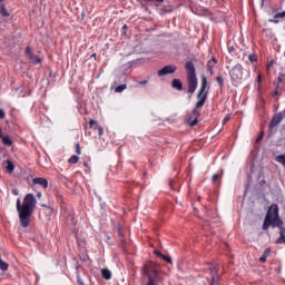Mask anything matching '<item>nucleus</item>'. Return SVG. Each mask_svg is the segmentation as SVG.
Listing matches in <instances>:
<instances>
[{
    "label": "nucleus",
    "instance_id": "1",
    "mask_svg": "<svg viewBox=\"0 0 285 285\" xmlns=\"http://www.w3.org/2000/svg\"><path fill=\"white\" fill-rule=\"evenodd\" d=\"M19 223L22 228H28L30 226V217H32V213H35V208H37V198L35 194H27L21 203V198L17 199L16 204Z\"/></svg>",
    "mask_w": 285,
    "mask_h": 285
},
{
    "label": "nucleus",
    "instance_id": "2",
    "mask_svg": "<svg viewBox=\"0 0 285 285\" xmlns=\"http://www.w3.org/2000/svg\"><path fill=\"white\" fill-rule=\"evenodd\" d=\"M141 275L147 279L142 285H161L164 284V275H161V266L155 262H147L141 267Z\"/></svg>",
    "mask_w": 285,
    "mask_h": 285
},
{
    "label": "nucleus",
    "instance_id": "3",
    "mask_svg": "<svg viewBox=\"0 0 285 285\" xmlns=\"http://www.w3.org/2000/svg\"><path fill=\"white\" fill-rule=\"evenodd\" d=\"M282 228L284 226V222L279 218V206L277 204H273L268 207L264 223L263 230H268V228Z\"/></svg>",
    "mask_w": 285,
    "mask_h": 285
},
{
    "label": "nucleus",
    "instance_id": "4",
    "mask_svg": "<svg viewBox=\"0 0 285 285\" xmlns=\"http://www.w3.org/2000/svg\"><path fill=\"white\" fill-rule=\"evenodd\" d=\"M185 70L187 71L188 94L193 95L197 90V72L195 70V63L191 60L187 61Z\"/></svg>",
    "mask_w": 285,
    "mask_h": 285
},
{
    "label": "nucleus",
    "instance_id": "5",
    "mask_svg": "<svg viewBox=\"0 0 285 285\" xmlns=\"http://www.w3.org/2000/svg\"><path fill=\"white\" fill-rule=\"evenodd\" d=\"M207 87H208V79L205 76H203L200 89L197 94V99L199 100L196 102V108H204V104H206V99L208 97V91H206Z\"/></svg>",
    "mask_w": 285,
    "mask_h": 285
},
{
    "label": "nucleus",
    "instance_id": "6",
    "mask_svg": "<svg viewBox=\"0 0 285 285\" xmlns=\"http://www.w3.org/2000/svg\"><path fill=\"white\" fill-rule=\"evenodd\" d=\"M233 86H239L244 81V67L240 63H237L229 71Z\"/></svg>",
    "mask_w": 285,
    "mask_h": 285
},
{
    "label": "nucleus",
    "instance_id": "7",
    "mask_svg": "<svg viewBox=\"0 0 285 285\" xmlns=\"http://www.w3.org/2000/svg\"><path fill=\"white\" fill-rule=\"evenodd\" d=\"M24 55H27L30 63H33L35 66H37V63H41V58L32 52V47H26Z\"/></svg>",
    "mask_w": 285,
    "mask_h": 285
},
{
    "label": "nucleus",
    "instance_id": "8",
    "mask_svg": "<svg viewBox=\"0 0 285 285\" xmlns=\"http://www.w3.org/2000/svg\"><path fill=\"white\" fill-rule=\"evenodd\" d=\"M177 72V66L175 65H167L163 69L158 70V77H166V75H173Z\"/></svg>",
    "mask_w": 285,
    "mask_h": 285
},
{
    "label": "nucleus",
    "instance_id": "9",
    "mask_svg": "<svg viewBox=\"0 0 285 285\" xmlns=\"http://www.w3.org/2000/svg\"><path fill=\"white\" fill-rule=\"evenodd\" d=\"M209 271L212 274V283L210 284L217 285V283L219 282V269L215 266H212L209 268Z\"/></svg>",
    "mask_w": 285,
    "mask_h": 285
},
{
    "label": "nucleus",
    "instance_id": "10",
    "mask_svg": "<svg viewBox=\"0 0 285 285\" xmlns=\"http://www.w3.org/2000/svg\"><path fill=\"white\" fill-rule=\"evenodd\" d=\"M89 128H94V130H98V135L99 137H101L104 135V127L99 125V122H97V120L91 119L89 121Z\"/></svg>",
    "mask_w": 285,
    "mask_h": 285
},
{
    "label": "nucleus",
    "instance_id": "11",
    "mask_svg": "<svg viewBox=\"0 0 285 285\" xmlns=\"http://www.w3.org/2000/svg\"><path fill=\"white\" fill-rule=\"evenodd\" d=\"M32 184L41 186V188H43V189L48 188V179H46L45 177L33 178Z\"/></svg>",
    "mask_w": 285,
    "mask_h": 285
},
{
    "label": "nucleus",
    "instance_id": "12",
    "mask_svg": "<svg viewBox=\"0 0 285 285\" xmlns=\"http://www.w3.org/2000/svg\"><path fill=\"white\" fill-rule=\"evenodd\" d=\"M216 66H217V59L212 58L210 60H208L207 70L209 72V75H215V67Z\"/></svg>",
    "mask_w": 285,
    "mask_h": 285
},
{
    "label": "nucleus",
    "instance_id": "13",
    "mask_svg": "<svg viewBox=\"0 0 285 285\" xmlns=\"http://www.w3.org/2000/svg\"><path fill=\"white\" fill-rule=\"evenodd\" d=\"M171 88H175V90H184V83L179 79H174L171 81Z\"/></svg>",
    "mask_w": 285,
    "mask_h": 285
},
{
    "label": "nucleus",
    "instance_id": "14",
    "mask_svg": "<svg viewBox=\"0 0 285 285\" xmlns=\"http://www.w3.org/2000/svg\"><path fill=\"white\" fill-rule=\"evenodd\" d=\"M170 12H173V6L170 4H166L159 9V14H168Z\"/></svg>",
    "mask_w": 285,
    "mask_h": 285
},
{
    "label": "nucleus",
    "instance_id": "15",
    "mask_svg": "<svg viewBox=\"0 0 285 285\" xmlns=\"http://www.w3.org/2000/svg\"><path fill=\"white\" fill-rule=\"evenodd\" d=\"M101 276L104 279H111L112 278V272L108 268H102L101 269Z\"/></svg>",
    "mask_w": 285,
    "mask_h": 285
},
{
    "label": "nucleus",
    "instance_id": "16",
    "mask_svg": "<svg viewBox=\"0 0 285 285\" xmlns=\"http://www.w3.org/2000/svg\"><path fill=\"white\" fill-rule=\"evenodd\" d=\"M268 257H271V248H266L263 253V255L259 257V262H262V264H264V262H266V259H268Z\"/></svg>",
    "mask_w": 285,
    "mask_h": 285
},
{
    "label": "nucleus",
    "instance_id": "17",
    "mask_svg": "<svg viewBox=\"0 0 285 285\" xmlns=\"http://www.w3.org/2000/svg\"><path fill=\"white\" fill-rule=\"evenodd\" d=\"M276 244H285V227L281 229V236L276 240Z\"/></svg>",
    "mask_w": 285,
    "mask_h": 285
},
{
    "label": "nucleus",
    "instance_id": "18",
    "mask_svg": "<svg viewBox=\"0 0 285 285\" xmlns=\"http://www.w3.org/2000/svg\"><path fill=\"white\" fill-rule=\"evenodd\" d=\"M6 169H7V173H12L14 170V163H12V160L8 159Z\"/></svg>",
    "mask_w": 285,
    "mask_h": 285
},
{
    "label": "nucleus",
    "instance_id": "19",
    "mask_svg": "<svg viewBox=\"0 0 285 285\" xmlns=\"http://www.w3.org/2000/svg\"><path fill=\"white\" fill-rule=\"evenodd\" d=\"M194 115L196 116V118L191 122H189V126L191 127H195L197 126V124H199V120H197V118L199 117V112L197 111V109H194Z\"/></svg>",
    "mask_w": 285,
    "mask_h": 285
},
{
    "label": "nucleus",
    "instance_id": "20",
    "mask_svg": "<svg viewBox=\"0 0 285 285\" xmlns=\"http://www.w3.org/2000/svg\"><path fill=\"white\" fill-rule=\"evenodd\" d=\"M1 139L4 146H12V139H10L8 136H2Z\"/></svg>",
    "mask_w": 285,
    "mask_h": 285
},
{
    "label": "nucleus",
    "instance_id": "21",
    "mask_svg": "<svg viewBox=\"0 0 285 285\" xmlns=\"http://www.w3.org/2000/svg\"><path fill=\"white\" fill-rule=\"evenodd\" d=\"M0 14L1 17H10V13L6 10V4L0 6Z\"/></svg>",
    "mask_w": 285,
    "mask_h": 285
},
{
    "label": "nucleus",
    "instance_id": "22",
    "mask_svg": "<svg viewBox=\"0 0 285 285\" xmlns=\"http://www.w3.org/2000/svg\"><path fill=\"white\" fill-rule=\"evenodd\" d=\"M285 75L284 73H279V76L277 77V80L275 82L276 88H279V83H282V81H284Z\"/></svg>",
    "mask_w": 285,
    "mask_h": 285
},
{
    "label": "nucleus",
    "instance_id": "23",
    "mask_svg": "<svg viewBox=\"0 0 285 285\" xmlns=\"http://www.w3.org/2000/svg\"><path fill=\"white\" fill-rule=\"evenodd\" d=\"M68 161H69V164H72V165L79 164V156L73 155V156H71V157L69 158Z\"/></svg>",
    "mask_w": 285,
    "mask_h": 285
},
{
    "label": "nucleus",
    "instance_id": "24",
    "mask_svg": "<svg viewBox=\"0 0 285 285\" xmlns=\"http://www.w3.org/2000/svg\"><path fill=\"white\" fill-rule=\"evenodd\" d=\"M8 268H9L8 263H6L3 259L0 261V271L6 272V271H8Z\"/></svg>",
    "mask_w": 285,
    "mask_h": 285
},
{
    "label": "nucleus",
    "instance_id": "25",
    "mask_svg": "<svg viewBox=\"0 0 285 285\" xmlns=\"http://www.w3.org/2000/svg\"><path fill=\"white\" fill-rule=\"evenodd\" d=\"M216 81H217L219 88H224V77L218 76V77L216 78Z\"/></svg>",
    "mask_w": 285,
    "mask_h": 285
},
{
    "label": "nucleus",
    "instance_id": "26",
    "mask_svg": "<svg viewBox=\"0 0 285 285\" xmlns=\"http://www.w3.org/2000/svg\"><path fill=\"white\" fill-rule=\"evenodd\" d=\"M126 88H127L126 85H119L118 87H116L115 92H124Z\"/></svg>",
    "mask_w": 285,
    "mask_h": 285
},
{
    "label": "nucleus",
    "instance_id": "27",
    "mask_svg": "<svg viewBox=\"0 0 285 285\" xmlns=\"http://www.w3.org/2000/svg\"><path fill=\"white\" fill-rule=\"evenodd\" d=\"M160 259H164V262H167V264H173V258H170V256H166L163 254V256H160Z\"/></svg>",
    "mask_w": 285,
    "mask_h": 285
},
{
    "label": "nucleus",
    "instance_id": "28",
    "mask_svg": "<svg viewBox=\"0 0 285 285\" xmlns=\"http://www.w3.org/2000/svg\"><path fill=\"white\" fill-rule=\"evenodd\" d=\"M285 17V10L283 12H278L274 16V19H284Z\"/></svg>",
    "mask_w": 285,
    "mask_h": 285
},
{
    "label": "nucleus",
    "instance_id": "29",
    "mask_svg": "<svg viewBox=\"0 0 285 285\" xmlns=\"http://www.w3.org/2000/svg\"><path fill=\"white\" fill-rule=\"evenodd\" d=\"M222 176L219 174H214L212 177V180L214 184H217V180L220 178Z\"/></svg>",
    "mask_w": 285,
    "mask_h": 285
},
{
    "label": "nucleus",
    "instance_id": "30",
    "mask_svg": "<svg viewBox=\"0 0 285 285\" xmlns=\"http://www.w3.org/2000/svg\"><path fill=\"white\" fill-rule=\"evenodd\" d=\"M248 59H249V61H250L252 63H255V61H257V56H255V55H249V56H248Z\"/></svg>",
    "mask_w": 285,
    "mask_h": 285
},
{
    "label": "nucleus",
    "instance_id": "31",
    "mask_svg": "<svg viewBox=\"0 0 285 285\" xmlns=\"http://www.w3.org/2000/svg\"><path fill=\"white\" fill-rule=\"evenodd\" d=\"M76 153L77 155H81V145L79 142L76 144Z\"/></svg>",
    "mask_w": 285,
    "mask_h": 285
},
{
    "label": "nucleus",
    "instance_id": "32",
    "mask_svg": "<svg viewBox=\"0 0 285 285\" xmlns=\"http://www.w3.org/2000/svg\"><path fill=\"white\" fill-rule=\"evenodd\" d=\"M256 81L258 83V88H262V73H258Z\"/></svg>",
    "mask_w": 285,
    "mask_h": 285
},
{
    "label": "nucleus",
    "instance_id": "33",
    "mask_svg": "<svg viewBox=\"0 0 285 285\" xmlns=\"http://www.w3.org/2000/svg\"><path fill=\"white\" fill-rule=\"evenodd\" d=\"M0 119H6V111L3 109H0Z\"/></svg>",
    "mask_w": 285,
    "mask_h": 285
},
{
    "label": "nucleus",
    "instance_id": "34",
    "mask_svg": "<svg viewBox=\"0 0 285 285\" xmlns=\"http://www.w3.org/2000/svg\"><path fill=\"white\" fill-rule=\"evenodd\" d=\"M228 121H230V115H227L224 120L223 124H228Z\"/></svg>",
    "mask_w": 285,
    "mask_h": 285
},
{
    "label": "nucleus",
    "instance_id": "35",
    "mask_svg": "<svg viewBox=\"0 0 285 285\" xmlns=\"http://www.w3.org/2000/svg\"><path fill=\"white\" fill-rule=\"evenodd\" d=\"M269 23H279V20H277V18L269 19Z\"/></svg>",
    "mask_w": 285,
    "mask_h": 285
},
{
    "label": "nucleus",
    "instance_id": "36",
    "mask_svg": "<svg viewBox=\"0 0 285 285\" xmlns=\"http://www.w3.org/2000/svg\"><path fill=\"white\" fill-rule=\"evenodd\" d=\"M264 137V131H262L261 134H259V136L257 137V139H256V141H262V138Z\"/></svg>",
    "mask_w": 285,
    "mask_h": 285
},
{
    "label": "nucleus",
    "instance_id": "37",
    "mask_svg": "<svg viewBox=\"0 0 285 285\" xmlns=\"http://www.w3.org/2000/svg\"><path fill=\"white\" fill-rule=\"evenodd\" d=\"M42 206H45V208H47L49 215H52V207H48V206H46V205H42Z\"/></svg>",
    "mask_w": 285,
    "mask_h": 285
},
{
    "label": "nucleus",
    "instance_id": "38",
    "mask_svg": "<svg viewBox=\"0 0 285 285\" xmlns=\"http://www.w3.org/2000/svg\"><path fill=\"white\" fill-rule=\"evenodd\" d=\"M138 83H139V86H146V83H148V80H141Z\"/></svg>",
    "mask_w": 285,
    "mask_h": 285
},
{
    "label": "nucleus",
    "instance_id": "39",
    "mask_svg": "<svg viewBox=\"0 0 285 285\" xmlns=\"http://www.w3.org/2000/svg\"><path fill=\"white\" fill-rule=\"evenodd\" d=\"M12 195H14L16 197H18V195H19V189H12Z\"/></svg>",
    "mask_w": 285,
    "mask_h": 285
},
{
    "label": "nucleus",
    "instance_id": "40",
    "mask_svg": "<svg viewBox=\"0 0 285 285\" xmlns=\"http://www.w3.org/2000/svg\"><path fill=\"white\" fill-rule=\"evenodd\" d=\"M155 255H157V257H161L164 254H161V252L158 250H154Z\"/></svg>",
    "mask_w": 285,
    "mask_h": 285
},
{
    "label": "nucleus",
    "instance_id": "41",
    "mask_svg": "<svg viewBox=\"0 0 285 285\" xmlns=\"http://www.w3.org/2000/svg\"><path fill=\"white\" fill-rule=\"evenodd\" d=\"M144 1H156V3H164V0H144Z\"/></svg>",
    "mask_w": 285,
    "mask_h": 285
},
{
    "label": "nucleus",
    "instance_id": "42",
    "mask_svg": "<svg viewBox=\"0 0 285 285\" xmlns=\"http://www.w3.org/2000/svg\"><path fill=\"white\" fill-rule=\"evenodd\" d=\"M37 197H38V199H41V197H42L41 191H38V193H37Z\"/></svg>",
    "mask_w": 285,
    "mask_h": 285
},
{
    "label": "nucleus",
    "instance_id": "43",
    "mask_svg": "<svg viewBox=\"0 0 285 285\" xmlns=\"http://www.w3.org/2000/svg\"><path fill=\"white\" fill-rule=\"evenodd\" d=\"M277 89H278V88L275 87V90L272 92L273 96L277 95V92H278Z\"/></svg>",
    "mask_w": 285,
    "mask_h": 285
},
{
    "label": "nucleus",
    "instance_id": "44",
    "mask_svg": "<svg viewBox=\"0 0 285 285\" xmlns=\"http://www.w3.org/2000/svg\"><path fill=\"white\" fill-rule=\"evenodd\" d=\"M78 284L83 285V281H81V278H79V277H78Z\"/></svg>",
    "mask_w": 285,
    "mask_h": 285
},
{
    "label": "nucleus",
    "instance_id": "45",
    "mask_svg": "<svg viewBox=\"0 0 285 285\" xmlns=\"http://www.w3.org/2000/svg\"><path fill=\"white\" fill-rule=\"evenodd\" d=\"M122 30H128V24H124Z\"/></svg>",
    "mask_w": 285,
    "mask_h": 285
},
{
    "label": "nucleus",
    "instance_id": "46",
    "mask_svg": "<svg viewBox=\"0 0 285 285\" xmlns=\"http://www.w3.org/2000/svg\"><path fill=\"white\" fill-rule=\"evenodd\" d=\"M3 137V131L0 129V139Z\"/></svg>",
    "mask_w": 285,
    "mask_h": 285
},
{
    "label": "nucleus",
    "instance_id": "47",
    "mask_svg": "<svg viewBox=\"0 0 285 285\" xmlns=\"http://www.w3.org/2000/svg\"><path fill=\"white\" fill-rule=\"evenodd\" d=\"M91 57H94V59H97V53H92Z\"/></svg>",
    "mask_w": 285,
    "mask_h": 285
},
{
    "label": "nucleus",
    "instance_id": "48",
    "mask_svg": "<svg viewBox=\"0 0 285 285\" xmlns=\"http://www.w3.org/2000/svg\"><path fill=\"white\" fill-rule=\"evenodd\" d=\"M85 168H88V163H83Z\"/></svg>",
    "mask_w": 285,
    "mask_h": 285
},
{
    "label": "nucleus",
    "instance_id": "49",
    "mask_svg": "<svg viewBox=\"0 0 285 285\" xmlns=\"http://www.w3.org/2000/svg\"><path fill=\"white\" fill-rule=\"evenodd\" d=\"M119 235H121V228L118 229Z\"/></svg>",
    "mask_w": 285,
    "mask_h": 285
}]
</instances>
